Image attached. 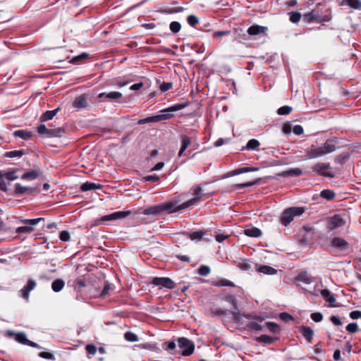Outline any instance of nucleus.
<instances>
[{
  "label": "nucleus",
  "instance_id": "nucleus-45",
  "mask_svg": "<svg viewBox=\"0 0 361 361\" xmlns=\"http://www.w3.org/2000/svg\"><path fill=\"white\" fill-rule=\"evenodd\" d=\"M33 231H34V228L30 226H20L16 228V233H32Z\"/></svg>",
  "mask_w": 361,
  "mask_h": 361
},
{
  "label": "nucleus",
  "instance_id": "nucleus-19",
  "mask_svg": "<svg viewBox=\"0 0 361 361\" xmlns=\"http://www.w3.org/2000/svg\"><path fill=\"white\" fill-rule=\"evenodd\" d=\"M64 133L65 128L63 127L49 128L47 137H61Z\"/></svg>",
  "mask_w": 361,
  "mask_h": 361
},
{
  "label": "nucleus",
  "instance_id": "nucleus-55",
  "mask_svg": "<svg viewBox=\"0 0 361 361\" xmlns=\"http://www.w3.org/2000/svg\"><path fill=\"white\" fill-rule=\"evenodd\" d=\"M37 129L39 134L44 135L47 137L49 128H47L45 125L41 124L37 127Z\"/></svg>",
  "mask_w": 361,
  "mask_h": 361
},
{
  "label": "nucleus",
  "instance_id": "nucleus-25",
  "mask_svg": "<svg viewBox=\"0 0 361 361\" xmlns=\"http://www.w3.org/2000/svg\"><path fill=\"white\" fill-rule=\"evenodd\" d=\"M40 175V171H37V170H32V171H27L26 173H25L21 178L23 180H35L37 178H38Z\"/></svg>",
  "mask_w": 361,
  "mask_h": 361
},
{
  "label": "nucleus",
  "instance_id": "nucleus-13",
  "mask_svg": "<svg viewBox=\"0 0 361 361\" xmlns=\"http://www.w3.org/2000/svg\"><path fill=\"white\" fill-rule=\"evenodd\" d=\"M36 190L37 189L34 188L23 186L20 183H16L15 185V191L14 192H15V194L18 195H23L25 193L32 195Z\"/></svg>",
  "mask_w": 361,
  "mask_h": 361
},
{
  "label": "nucleus",
  "instance_id": "nucleus-4",
  "mask_svg": "<svg viewBox=\"0 0 361 361\" xmlns=\"http://www.w3.org/2000/svg\"><path fill=\"white\" fill-rule=\"evenodd\" d=\"M178 345L183 350L181 352V355L183 356H189L194 352L195 345L193 342L186 338H179L178 339Z\"/></svg>",
  "mask_w": 361,
  "mask_h": 361
},
{
  "label": "nucleus",
  "instance_id": "nucleus-48",
  "mask_svg": "<svg viewBox=\"0 0 361 361\" xmlns=\"http://www.w3.org/2000/svg\"><path fill=\"white\" fill-rule=\"evenodd\" d=\"M197 272L201 276H207L210 272V268L208 266L202 265L198 268Z\"/></svg>",
  "mask_w": 361,
  "mask_h": 361
},
{
  "label": "nucleus",
  "instance_id": "nucleus-7",
  "mask_svg": "<svg viewBox=\"0 0 361 361\" xmlns=\"http://www.w3.org/2000/svg\"><path fill=\"white\" fill-rule=\"evenodd\" d=\"M7 335L9 336H15L16 341L20 343H22L24 345H27L33 347V348H40V346L37 343L28 340L26 337L25 334H24V333L16 334L15 332H13L12 331H8Z\"/></svg>",
  "mask_w": 361,
  "mask_h": 361
},
{
  "label": "nucleus",
  "instance_id": "nucleus-24",
  "mask_svg": "<svg viewBox=\"0 0 361 361\" xmlns=\"http://www.w3.org/2000/svg\"><path fill=\"white\" fill-rule=\"evenodd\" d=\"M325 154H329L336 149L335 142L333 140H327L322 147Z\"/></svg>",
  "mask_w": 361,
  "mask_h": 361
},
{
  "label": "nucleus",
  "instance_id": "nucleus-63",
  "mask_svg": "<svg viewBox=\"0 0 361 361\" xmlns=\"http://www.w3.org/2000/svg\"><path fill=\"white\" fill-rule=\"evenodd\" d=\"M85 349H86L87 352L91 355H94L97 352V348L94 345H91V344L87 345L85 347Z\"/></svg>",
  "mask_w": 361,
  "mask_h": 361
},
{
  "label": "nucleus",
  "instance_id": "nucleus-22",
  "mask_svg": "<svg viewBox=\"0 0 361 361\" xmlns=\"http://www.w3.org/2000/svg\"><path fill=\"white\" fill-rule=\"evenodd\" d=\"M296 280L305 284H310L314 282V278L311 276L307 272H303L296 277Z\"/></svg>",
  "mask_w": 361,
  "mask_h": 361
},
{
  "label": "nucleus",
  "instance_id": "nucleus-2",
  "mask_svg": "<svg viewBox=\"0 0 361 361\" xmlns=\"http://www.w3.org/2000/svg\"><path fill=\"white\" fill-rule=\"evenodd\" d=\"M304 209L302 207H290L286 209L281 215V222L284 226H288L295 216H300L303 214Z\"/></svg>",
  "mask_w": 361,
  "mask_h": 361
},
{
  "label": "nucleus",
  "instance_id": "nucleus-5",
  "mask_svg": "<svg viewBox=\"0 0 361 361\" xmlns=\"http://www.w3.org/2000/svg\"><path fill=\"white\" fill-rule=\"evenodd\" d=\"M331 245L340 252L348 253L351 250L350 244L343 238L335 237L331 240Z\"/></svg>",
  "mask_w": 361,
  "mask_h": 361
},
{
  "label": "nucleus",
  "instance_id": "nucleus-1",
  "mask_svg": "<svg viewBox=\"0 0 361 361\" xmlns=\"http://www.w3.org/2000/svg\"><path fill=\"white\" fill-rule=\"evenodd\" d=\"M188 106V102L174 104L162 111L163 114L157 116H149L146 118L140 120L138 121V124H145L151 122H159L163 120L169 119L173 116V114H169V112L179 111L185 108Z\"/></svg>",
  "mask_w": 361,
  "mask_h": 361
},
{
  "label": "nucleus",
  "instance_id": "nucleus-29",
  "mask_svg": "<svg viewBox=\"0 0 361 361\" xmlns=\"http://www.w3.org/2000/svg\"><path fill=\"white\" fill-rule=\"evenodd\" d=\"M65 283L63 280L58 279L54 280L51 284V288L54 292H59L64 287Z\"/></svg>",
  "mask_w": 361,
  "mask_h": 361
},
{
  "label": "nucleus",
  "instance_id": "nucleus-50",
  "mask_svg": "<svg viewBox=\"0 0 361 361\" xmlns=\"http://www.w3.org/2000/svg\"><path fill=\"white\" fill-rule=\"evenodd\" d=\"M188 237L192 240H201L203 237V233L201 231H195L188 234Z\"/></svg>",
  "mask_w": 361,
  "mask_h": 361
},
{
  "label": "nucleus",
  "instance_id": "nucleus-15",
  "mask_svg": "<svg viewBox=\"0 0 361 361\" xmlns=\"http://www.w3.org/2000/svg\"><path fill=\"white\" fill-rule=\"evenodd\" d=\"M325 154H326L324 152L322 147H317L314 146H312L310 149L307 152V156L310 159L317 158Z\"/></svg>",
  "mask_w": 361,
  "mask_h": 361
},
{
  "label": "nucleus",
  "instance_id": "nucleus-49",
  "mask_svg": "<svg viewBox=\"0 0 361 361\" xmlns=\"http://www.w3.org/2000/svg\"><path fill=\"white\" fill-rule=\"evenodd\" d=\"M289 15L290 20L293 23H298L301 18V15L298 12H290Z\"/></svg>",
  "mask_w": 361,
  "mask_h": 361
},
{
  "label": "nucleus",
  "instance_id": "nucleus-12",
  "mask_svg": "<svg viewBox=\"0 0 361 361\" xmlns=\"http://www.w3.org/2000/svg\"><path fill=\"white\" fill-rule=\"evenodd\" d=\"M161 213L163 212H167L171 214L179 210H182L183 209L180 208V205L176 206L173 202H164L163 204H159Z\"/></svg>",
  "mask_w": 361,
  "mask_h": 361
},
{
  "label": "nucleus",
  "instance_id": "nucleus-8",
  "mask_svg": "<svg viewBox=\"0 0 361 361\" xmlns=\"http://www.w3.org/2000/svg\"><path fill=\"white\" fill-rule=\"evenodd\" d=\"M330 169V164L328 163H317L312 166L313 171L317 172L319 175L329 178H334L335 174L333 172L326 171Z\"/></svg>",
  "mask_w": 361,
  "mask_h": 361
},
{
  "label": "nucleus",
  "instance_id": "nucleus-53",
  "mask_svg": "<svg viewBox=\"0 0 361 361\" xmlns=\"http://www.w3.org/2000/svg\"><path fill=\"white\" fill-rule=\"evenodd\" d=\"M169 27L170 30L174 33L178 32L181 28L180 24L176 21L171 22Z\"/></svg>",
  "mask_w": 361,
  "mask_h": 361
},
{
  "label": "nucleus",
  "instance_id": "nucleus-33",
  "mask_svg": "<svg viewBox=\"0 0 361 361\" xmlns=\"http://www.w3.org/2000/svg\"><path fill=\"white\" fill-rule=\"evenodd\" d=\"M160 213H161V210H160L159 204L147 208L142 212V214H144L145 215H150V214L156 215V214H158Z\"/></svg>",
  "mask_w": 361,
  "mask_h": 361
},
{
  "label": "nucleus",
  "instance_id": "nucleus-43",
  "mask_svg": "<svg viewBox=\"0 0 361 361\" xmlns=\"http://www.w3.org/2000/svg\"><path fill=\"white\" fill-rule=\"evenodd\" d=\"M257 340L259 342L264 343L267 344H271L274 341V339L272 337L267 335H262L259 337H258Z\"/></svg>",
  "mask_w": 361,
  "mask_h": 361
},
{
  "label": "nucleus",
  "instance_id": "nucleus-18",
  "mask_svg": "<svg viewBox=\"0 0 361 361\" xmlns=\"http://www.w3.org/2000/svg\"><path fill=\"white\" fill-rule=\"evenodd\" d=\"M180 140H181V147L178 152V157H181L183 154V152L185 151V149L188 148V147L191 143L190 138L188 136H187L186 135H181Z\"/></svg>",
  "mask_w": 361,
  "mask_h": 361
},
{
  "label": "nucleus",
  "instance_id": "nucleus-23",
  "mask_svg": "<svg viewBox=\"0 0 361 361\" xmlns=\"http://www.w3.org/2000/svg\"><path fill=\"white\" fill-rule=\"evenodd\" d=\"M244 233L249 237L252 238H258L262 235V231L260 229L256 228V227H252L246 228L244 231Z\"/></svg>",
  "mask_w": 361,
  "mask_h": 361
},
{
  "label": "nucleus",
  "instance_id": "nucleus-21",
  "mask_svg": "<svg viewBox=\"0 0 361 361\" xmlns=\"http://www.w3.org/2000/svg\"><path fill=\"white\" fill-rule=\"evenodd\" d=\"M302 171L301 169L295 168V169H291L288 171H282L281 173H279V176L281 177H288V176H300L302 175Z\"/></svg>",
  "mask_w": 361,
  "mask_h": 361
},
{
  "label": "nucleus",
  "instance_id": "nucleus-54",
  "mask_svg": "<svg viewBox=\"0 0 361 361\" xmlns=\"http://www.w3.org/2000/svg\"><path fill=\"white\" fill-rule=\"evenodd\" d=\"M346 331H348L350 334H354L358 331V326L356 323H350L348 324L345 327Z\"/></svg>",
  "mask_w": 361,
  "mask_h": 361
},
{
  "label": "nucleus",
  "instance_id": "nucleus-16",
  "mask_svg": "<svg viewBox=\"0 0 361 361\" xmlns=\"http://www.w3.org/2000/svg\"><path fill=\"white\" fill-rule=\"evenodd\" d=\"M87 97L86 94H82L77 98L73 102V106L75 108H85L87 106Z\"/></svg>",
  "mask_w": 361,
  "mask_h": 361
},
{
  "label": "nucleus",
  "instance_id": "nucleus-41",
  "mask_svg": "<svg viewBox=\"0 0 361 361\" xmlns=\"http://www.w3.org/2000/svg\"><path fill=\"white\" fill-rule=\"evenodd\" d=\"M265 326L268 330L273 333H277L279 331V326L274 322H267Z\"/></svg>",
  "mask_w": 361,
  "mask_h": 361
},
{
  "label": "nucleus",
  "instance_id": "nucleus-47",
  "mask_svg": "<svg viewBox=\"0 0 361 361\" xmlns=\"http://www.w3.org/2000/svg\"><path fill=\"white\" fill-rule=\"evenodd\" d=\"M183 11V7H176V8H166L161 11L164 13H179Z\"/></svg>",
  "mask_w": 361,
  "mask_h": 361
},
{
  "label": "nucleus",
  "instance_id": "nucleus-58",
  "mask_svg": "<svg viewBox=\"0 0 361 361\" xmlns=\"http://www.w3.org/2000/svg\"><path fill=\"white\" fill-rule=\"evenodd\" d=\"M87 56L88 55L86 53H82V54L73 57L71 61V63H76L82 60L87 59Z\"/></svg>",
  "mask_w": 361,
  "mask_h": 361
},
{
  "label": "nucleus",
  "instance_id": "nucleus-56",
  "mask_svg": "<svg viewBox=\"0 0 361 361\" xmlns=\"http://www.w3.org/2000/svg\"><path fill=\"white\" fill-rule=\"evenodd\" d=\"M238 267L243 271H247L250 269L251 266L248 263V262L245 260H242L238 262Z\"/></svg>",
  "mask_w": 361,
  "mask_h": 361
},
{
  "label": "nucleus",
  "instance_id": "nucleus-31",
  "mask_svg": "<svg viewBox=\"0 0 361 361\" xmlns=\"http://www.w3.org/2000/svg\"><path fill=\"white\" fill-rule=\"evenodd\" d=\"M321 294L326 302H329L331 305L336 301L333 294L326 289L321 290Z\"/></svg>",
  "mask_w": 361,
  "mask_h": 361
},
{
  "label": "nucleus",
  "instance_id": "nucleus-20",
  "mask_svg": "<svg viewBox=\"0 0 361 361\" xmlns=\"http://www.w3.org/2000/svg\"><path fill=\"white\" fill-rule=\"evenodd\" d=\"M300 330L301 334L307 339V341L309 343H311L314 335L313 330L310 327L305 326H301Z\"/></svg>",
  "mask_w": 361,
  "mask_h": 361
},
{
  "label": "nucleus",
  "instance_id": "nucleus-32",
  "mask_svg": "<svg viewBox=\"0 0 361 361\" xmlns=\"http://www.w3.org/2000/svg\"><path fill=\"white\" fill-rule=\"evenodd\" d=\"M257 271L260 273L269 275H272L276 273V270L274 268L267 265L259 267Z\"/></svg>",
  "mask_w": 361,
  "mask_h": 361
},
{
  "label": "nucleus",
  "instance_id": "nucleus-57",
  "mask_svg": "<svg viewBox=\"0 0 361 361\" xmlns=\"http://www.w3.org/2000/svg\"><path fill=\"white\" fill-rule=\"evenodd\" d=\"M304 19L308 22L318 19V16L315 15L313 11L304 15Z\"/></svg>",
  "mask_w": 361,
  "mask_h": 361
},
{
  "label": "nucleus",
  "instance_id": "nucleus-30",
  "mask_svg": "<svg viewBox=\"0 0 361 361\" xmlns=\"http://www.w3.org/2000/svg\"><path fill=\"white\" fill-rule=\"evenodd\" d=\"M13 135L16 137H19L25 140L30 139L32 135L31 132L24 130H16L13 133Z\"/></svg>",
  "mask_w": 361,
  "mask_h": 361
},
{
  "label": "nucleus",
  "instance_id": "nucleus-37",
  "mask_svg": "<svg viewBox=\"0 0 361 361\" xmlns=\"http://www.w3.org/2000/svg\"><path fill=\"white\" fill-rule=\"evenodd\" d=\"M259 145H260V143L257 140L251 139L247 142L245 149H249V150L255 149Z\"/></svg>",
  "mask_w": 361,
  "mask_h": 361
},
{
  "label": "nucleus",
  "instance_id": "nucleus-27",
  "mask_svg": "<svg viewBox=\"0 0 361 361\" xmlns=\"http://www.w3.org/2000/svg\"><path fill=\"white\" fill-rule=\"evenodd\" d=\"M103 97L109 99H117L122 97V94L119 92H111L109 93L103 92L99 94V98H102Z\"/></svg>",
  "mask_w": 361,
  "mask_h": 361
},
{
  "label": "nucleus",
  "instance_id": "nucleus-52",
  "mask_svg": "<svg viewBox=\"0 0 361 361\" xmlns=\"http://www.w3.org/2000/svg\"><path fill=\"white\" fill-rule=\"evenodd\" d=\"M187 21L188 23L192 27L195 26L197 24L199 23L198 18L194 15H190L188 16Z\"/></svg>",
  "mask_w": 361,
  "mask_h": 361
},
{
  "label": "nucleus",
  "instance_id": "nucleus-40",
  "mask_svg": "<svg viewBox=\"0 0 361 361\" xmlns=\"http://www.w3.org/2000/svg\"><path fill=\"white\" fill-rule=\"evenodd\" d=\"M23 154H25V152L23 150H15V151H11L7 152L5 154L6 157L13 158V157H22Z\"/></svg>",
  "mask_w": 361,
  "mask_h": 361
},
{
  "label": "nucleus",
  "instance_id": "nucleus-64",
  "mask_svg": "<svg viewBox=\"0 0 361 361\" xmlns=\"http://www.w3.org/2000/svg\"><path fill=\"white\" fill-rule=\"evenodd\" d=\"M350 317L352 319H357L361 317V312L359 310H355L350 313Z\"/></svg>",
  "mask_w": 361,
  "mask_h": 361
},
{
  "label": "nucleus",
  "instance_id": "nucleus-14",
  "mask_svg": "<svg viewBox=\"0 0 361 361\" xmlns=\"http://www.w3.org/2000/svg\"><path fill=\"white\" fill-rule=\"evenodd\" d=\"M224 300L226 302H231L233 305V307L235 309H237V300H236L235 297L233 295H226L224 297ZM232 314H233V319L235 320H239L240 319V314L238 311V310L232 312Z\"/></svg>",
  "mask_w": 361,
  "mask_h": 361
},
{
  "label": "nucleus",
  "instance_id": "nucleus-11",
  "mask_svg": "<svg viewBox=\"0 0 361 361\" xmlns=\"http://www.w3.org/2000/svg\"><path fill=\"white\" fill-rule=\"evenodd\" d=\"M130 211H119L116 212L112 214L103 216L100 221H114L120 219H123L128 215H130Z\"/></svg>",
  "mask_w": 361,
  "mask_h": 361
},
{
  "label": "nucleus",
  "instance_id": "nucleus-46",
  "mask_svg": "<svg viewBox=\"0 0 361 361\" xmlns=\"http://www.w3.org/2000/svg\"><path fill=\"white\" fill-rule=\"evenodd\" d=\"M291 111H292V107H290L289 106H283L280 107L278 109L277 113L279 115H288Z\"/></svg>",
  "mask_w": 361,
  "mask_h": 361
},
{
  "label": "nucleus",
  "instance_id": "nucleus-3",
  "mask_svg": "<svg viewBox=\"0 0 361 361\" xmlns=\"http://www.w3.org/2000/svg\"><path fill=\"white\" fill-rule=\"evenodd\" d=\"M191 190L192 191V195H194V197L180 204V209H186L200 202L203 195L201 185H196L192 188Z\"/></svg>",
  "mask_w": 361,
  "mask_h": 361
},
{
  "label": "nucleus",
  "instance_id": "nucleus-42",
  "mask_svg": "<svg viewBox=\"0 0 361 361\" xmlns=\"http://www.w3.org/2000/svg\"><path fill=\"white\" fill-rule=\"evenodd\" d=\"M124 338L126 341L130 342H135L138 341L137 335L131 331L126 332L124 334Z\"/></svg>",
  "mask_w": 361,
  "mask_h": 361
},
{
  "label": "nucleus",
  "instance_id": "nucleus-9",
  "mask_svg": "<svg viewBox=\"0 0 361 361\" xmlns=\"http://www.w3.org/2000/svg\"><path fill=\"white\" fill-rule=\"evenodd\" d=\"M152 283L161 288L173 289L175 287V283L168 277H154L152 279Z\"/></svg>",
  "mask_w": 361,
  "mask_h": 361
},
{
  "label": "nucleus",
  "instance_id": "nucleus-28",
  "mask_svg": "<svg viewBox=\"0 0 361 361\" xmlns=\"http://www.w3.org/2000/svg\"><path fill=\"white\" fill-rule=\"evenodd\" d=\"M101 188L102 186L99 184L89 182H86L80 186V189L82 191H88L91 190L100 189Z\"/></svg>",
  "mask_w": 361,
  "mask_h": 361
},
{
  "label": "nucleus",
  "instance_id": "nucleus-60",
  "mask_svg": "<svg viewBox=\"0 0 361 361\" xmlns=\"http://www.w3.org/2000/svg\"><path fill=\"white\" fill-rule=\"evenodd\" d=\"M39 356L42 358L47 359V360H53L55 359L54 355L52 353H49V352H41L39 353Z\"/></svg>",
  "mask_w": 361,
  "mask_h": 361
},
{
  "label": "nucleus",
  "instance_id": "nucleus-34",
  "mask_svg": "<svg viewBox=\"0 0 361 361\" xmlns=\"http://www.w3.org/2000/svg\"><path fill=\"white\" fill-rule=\"evenodd\" d=\"M259 180H260V178H258L255 180L247 182L245 183L235 184L233 186V190L253 186V185H256L257 183H258L259 182Z\"/></svg>",
  "mask_w": 361,
  "mask_h": 361
},
{
  "label": "nucleus",
  "instance_id": "nucleus-17",
  "mask_svg": "<svg viewBox=\"0 0 361 361\" xmlns=\"http://www.w3.org/2000/svg\"><path fill=\"white\" fill-rule=\"evenodd\" d=\"M266 30H267L266 27H263V26L258 25H254L250 26L247 29V33L250 35L254 36V35H257L259 34H264L266 32Z\"/></svg>",
  "mask_w": 361,
  "mask_h": 361
},
{
  "label": "nucleus",
  "instance_id": "nucleus-35",
  "mask_svg": "<svg viewBox=\"0 0 361 361\" xmlns=\"http://www.w3.org/2000/svg\"><path fill=\"white\" fill-rule=\"evenodd\" d=\"M214 286L216 287H221V286H228V287H235V284L233 282L222 279L216 281L214 283Z\"/></svg>",
  "mask_w": 361,
  "mask_h": 361
},
{
  "label": "nucleus",
  "instance_id": "nucleus-51",
  "mask_svg": "<svg viewBox=\"0 0 361 361\" xmlns=\"http://www.w3.org/2000/svg\"><path fill=\"white\" fill-rule=\"evenodd\" d=\"M43 219H44L43 218H37V219H23L21 221V222L25 224L35 226Z\"/></svg>",
  "mask_w": 361,
  "mask_h": 361
},
{
  "label": "nucleus",
  "instance_id": "nucleus-44",
  "mask_svg": "<svg viewBox=\"0 0 361 361\" xmlns=\"http://www.w3.org/2000/svg\"><path fill=\"white\" fill-rule=\"evenodd\" d=\"M257 170H258V168L244 167V168H240V169L235 170L234 174H240V173H243L256 171Z\"/></svg>",
  "mask_w": 361,
  "mask_h": 361
},
{
  "label": "nucleus",
  "instance_id": "nucleus-26",
  "mask_svg": "<svg viewBox=\"0 0 361 361\" xmlns=\"http://www.w3.org/2000/svg\"><path fill=\"white\" fill-rule=\"evenodd\" d=\"M59 109H56L52 111H47L41 116L40 121L44 122L52 119L56 115Z\"/></svg>",
  "mask_w": 361,
  "mask_h": 361
},
{
  "label": "nucleus",
  "instance_id": "nucleus-38",
  "mask_svg": "<svg viewBox=\"0 0 361 361\" xmlns=\"http://www.w3.org/2000/svg\"><path fill=\"white\" fill-rule=\"evenodd\" d=\"M321 197L326 200H331L334 198L335 193L330 190H324L321 192Z\"/></svg>",
  "mask_w": 361,
  "mask_h": 361
},
{
  "label": "nucleus",
  "instance_id": "nucleus-61",
  "mask_svg": "<svg viewBox=\"0 0 361 361\" xmlns=\"http://www.w3.org/2000/svg\"><path fill=\"white\" fill-rule=\"evenodd\" d=\"M310 317H311V319L316 322H319L323 319V315L319 312L312 313V314H311Z\"/></svg>",
  "mask_w": 361,
  "mask_h": 361
},
{
  "label": "nucleus",
  "instance_id": "nucleus-59",
  "mask_svg": "<svg viewBox=\"0 0 361 361\" xmlns=\"http://www.w3.org/2000/svg\"><path fill=\"white\" fill-rule=\"evenodd\" d=\"M172 87H173V83L171 82H163L161 85H160L159 89L161 92H166V91L170 90Z\"/></svg>",
  "mask_w": 361,
  "mask_h": 361
},
{
  "label": "nucleus",
  "instance_id": "nucleus-36",
  "mask_svg": "<svg viewBox=\"0 0 361 361\" xmlns=\"http://www.w3.org/2000/svg\"><path fill=\"white\" fill-rule=\"evenodd\" d=\"M347 5L355 10H361L360 0H343Z\"/></svg>",
  "mask_w": 361,
  "mask_h": 361
},
{
  "label": "nucleus",
  "instance_id": "nucleus-6",
  "mask_svg": "<svg viewBox=\"0 0 361 361\" xmlns=\"http://www.w3.org/2000/svg\"><path fill=\"white\" fill-rule=\"evenodd\" d=\"M345 220L340 214H335L327 219V228L330 231L341 228L345 224Z\"/></svg>",
  "mask_w": 361,
  "mask_h": 361
},
{
  "label": "nucleus",
  "instance_id": "nucleus-10",
  "mask_svg": "<svg viewBox=\"0 0 361 361\" xmlns=\"http://www.w3.org/2000/svg\"><path fill=\"white\" fill-rule=\"evenodd\" d=\"M37 286L36 281L32 279H29L27 284L19 291L20 295L28 300L29 294L31 290H32Z\"/></svg>",
  "mask_w": 361,
  "mask_h": 361
},
{
  "label": "nucleus",
  "instance_id": "nucleus-39",
  "mask_svg": "<svg viewBox=\"0 0 361 361\" xmlns=\"http://www.w3.org/2000/svg\"><path fill=\"white\" fill-rule=\"evenodd\" d=\"M17 171V169H13L12 171L6 172L3 175L7 180H14L18 178V176L16 175Z\"/></svg>",
  "mask_w": 361,
  "mask_h": 361
},
{
  "label": "nucleus",
  "instance_id": "nucleus-62",
  "mask_svg": "<svg viewBox=\"0 0 361 361\" xmlns=\"http://www.w3.org/2000/svg\"><path fill=\"white\" fill-rule=\"evenodd\" d=\"M59 237L62 241L67 242L70 240V234L66 231H61Z\"/></svg>",
  "mask_w": 361,
  "mask_h": 361
}]
</instances>
